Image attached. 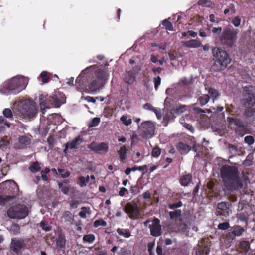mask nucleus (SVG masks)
<instances>
[{
    "label": "nucleus",
    "instance_id": "nucleus-1",
    "mask_svg": "<svg viewBox=\"0 0 255 255\" xmlns=\"http://www.w3.org/2000/svg\"><path fill=\"white\" fill-rule=\"evenodd\" d=\"M220 172L224 186L228 190L235 191L242 188L243 184L237 167L225 165L221 167Z\"/></svg>",
    "mask_w": 255,
    "mask_h": 255
},
{
    "label": "nucleus",
    "instance_id": "nucleus-2",
    "mask_svg": "<svg viewBox=\"0 0 255 255\" xmlns=\"http://www.w3.org/2000/svg\"><path fill=\"white\" fill-rule=\"evenodd\" d=\"M12 110L20 118L28 120L34 118L38 112L35 102L30 99L22 100L16 103Z\"/></svg>",
    "mask_w": 255,
    "mask_h": 255
},
{
    "label": "nucleus",
    "instance_id": "nucleus-3",
    "mask_svg": "<svg viewBox=\"0 0 255 255\" xmlns=\"http://www.w3.org/2000/svg\"><path fill=\"white\" fill-rule=\"evenodd\" d=\"M28 83V80L25 77L13 78L3 83L0 92L5 94H16L24 90Z\"/></svg>",
    "mask_w": 255,
    "mask_h": 255
},
{
    "label": "nucleus",
    "instance_id": "nucleus-4",
    "mask_svg": "<svg viewBox=\"0 0 255 255\" xmlns=\"http://www.w3.org/2000/svg\"><path fill=\"white\" fill-rule=\"evenodd\" d=\"M239 30L232 26L225 27L219 35L220 44L226 48H231L235 45Z\"/></svg>",
    "mask_w": 255,
    "mask_h": 255
},
{
    "label": "nucleus",
    "instance_id": "nucleus-5",
    "mask_svg": "<svg viewBox=\"0 0 255 255\" xmlns=\"http://www.w3.org/2000/svg\"><path fill=\"white\" fill-rule=\"evenodd\" d=\"M212 53L215 59L214 65L218 67L216 70L224 69L230 63L231 59L228 54L222 48L215 47L212 50Z\"/></svg>",
    "mask_w": 255,
    "mask_h": 255
},
{
    "label": "nucleus",
    "instance_id": "nucleus-6",
    "mask_svg": "<svg viewBox=\"0 0 255 255\" xmlns=\"http://www.w3.org/2000/svg\"><path fill=\"white\" fill-rule=\"evenodd\" d=\"M93 75L92 67H87L83 70L75 81V85L78 90L85 91L90 81L93 78Z\"/></svg>",
    "mask_w": 255,
    "mask_h": 255
},
{
    "label": "nucleus",
    "instance_id": "nucleus-7",
    "mask_svg": "<svg viewBox=\"0 0 255 255\" xmlns=\"http://www.w3.org/2000/svg\"><path fill=\"white\" fill-rule=\"evenodd\" d=\"M241 103L244 107H253L255 105V86L247 85L244 87Z\"/></svg>",
    "mask_w": 255,
    "mask_h": 255
},
{
    "label": "nucleus",
    "instance_id": "nucleus-8",
    "mask_svg": "<svg viewBox=\"0 0 255 255\" xmlns=\"http://www.w3.org/2000/svg\"><path fill=\"white\" fill-rule=\"evenodd\" d=\"M28 207L24 204L12 206L7 211L8 216L11 219H24L28 215Z\"/></svg>",
    "mask_w": 255,
    "mask_h": 255
},
{
    "label": "nucleus",
    "instance_id": "nucleus-9",
    "mask_svg": "<svg viewBox=\"0 0 255 255\" xmlns=\"http://www.w3.org/2000/svg\"><path fill=\"white\" fill-rule=\"evenodd\" d=\"M141 136L145 138H151L155 130V125L150 121H145L138 126Z\"/></svg>",
    "mask_w": 255,
    "mask_h": 255
},
{
    "label": "nucleus",
    "instance_id": "nucleus-10",
    "mask_svg": "<svg viewBox=\"0 0 255 255\" xmlns=\"http://www.w3.org/2000/svg\"><path fill=\"white\" fill-rule=\"evenodd\" d=\"M124 212L128 215L129 218L132 220L138 219L140 216V211L136 202L128 203L124 207Z\"/></svg>",
    "mask_w": 255,
    "mask_h": 255
},
{
    "label": "nucleus",
    "instance_id": "nucleus-11",
    "mask_svg": "<svg viewBox=\"0 0 255 255\" xmlns=\"http://www.w3.org/2000/svg\"><path fill=\"white\" fill-rule=\"evenodd\" d=\"M246 229L240 225H235L231 227L230 231L226 235V237L232 241L235 239L236 237L241 236L245 232Z\"/></svg>",
    "mask_w": 255,
    "mask_h": 255
},
{
    "label": "nucleus",
    "instance_id": "nucleus-12",
    "mask_svg": "<svg viewBox=\"0 0 255 255\" xmlns=\"http://www.w3.org/2000/svg\"><path fill=\"white\" fill-rule=\"evenodd\" d=\"M88 148L96 153L103 154L107 153L109 149L108 144L102 142L97 144L96 142L93 141L88 145Z\"/></svg>",
    "mask_w": 255,
    "mask_h": 255
},
{
    "label": "nucleus",
    "instance_id": "nucleus-13",
    "mask_svg": "<svg viewBox=\"0 0 255 255\" xmlns=\"http://www.w3.org/2000/svg\"><path fill=\"white\" fill-rule=\"evenodd\" d=\"M152 224H149L148 226L150 229V235L154 237L160 236L162 232L160 220L154 217L152 220Z\"/></svg>",
    "mask_w": 255,
    "mask_h": 255
},
{
    "label": "nucleus",
    "instance_id": "nucleus-14",
    "mask_svg": "<svg viewBox=\"0 0 255 255\" xmlns=\"http://www.w3.org/2000/svg\"><path fill=\"white\" fill-rule=\"evenodd\" d=\"M26 246L24 240L22 238H14L11 239L10 248L15 253L18 254L21 250Z\"/></svg>",
    "mask_w": 255,
    "mask_h": 255
},
{
    "label": "nucleus",
    "instance_id": "nucleus-15",
    "mask_svg": "<svg viewBox=\"0 0 255 255\" xmlns=\"http://www.w3.org/2000/svg\"><path fill=\"white\" fill-rule=\"evenodd\" d=\"M250 250V244L248 241L241 240L237 246V250L243 255H246Z\"/></svg>",
    "mask_w": 255,
    "mask_h": 255
},
{
    "label": "nucleus",
    "instance_id": "nucleus-16",
    "mask_svg": "<svg viewBox=\"0 0 255 255\" xmlns=\"http://www.w3.org/2000/svg\"><path fill=\"white\" fill-rule=\"evenodd\" d=\"M229 203L226 202H222L219 203L217 205V214L219 215H222L224 216H227L229 215Z\"/></svg>",
    "mask_w": 255,
    "mask_h": 255
},
{
    "label": "nucleus",
    "instance_id": "nucleus-17",
    "mask_svg": "<svg viewBox=\"0 0 255 255\" xmlns=\"http://www.w3.org/2000/svg\"><path fill=\"white\" fill-rule=\"evenodd\" d=\"M100 87L98 80L93 75V78L90 81L85 92L90 93L96 91Z\"/></svg>",
    "mask_w": 255,
    "mask_h": 255
},
{
    "label": "nucleus",
    "instance_id": "nucleus-18",
    "mask_svg": "<svg viewBox=\"0 0 255 255\" xmlns=\"http://www.w3.org/2000/svg\"><path fill=\"white\" fill-rule=\"evenodd\" d=\"M192 175L190 173L182 174L179 178V182L182 186H187L192 182Z\"/></svg>",
    "mask_w": 255,
    "mask_h": 255
},
{
    "label": "nucleus",
    "instance_id": "nucleus-19",
    "mask_svg": "<svg viewBox=\"0 0 255 255\" xmlns=\"http://www.w3.org/2000/svg\"><path fill=\"white\" fill-rule=\"evenodd\" d=\"M19 148H25L31 143V139L27 136H21L19 137Z\"/></svg>",
    "mask_w": 255,
    "mask_h": 255
},
{
    "label": "nucleus",
    "instance_id": "nucleus-20",
    "mask_svg": "<svg viewBox=\"0 0 255 255\" xmlns=\"http://www.w3.org/2000/svg\"><path fill=\"white\" fill-rule=\"evenodd\" d=\"M136 79L135 73L132 71H128L126 72L124 80V81L128 84H133Z\"/></svg>",
    "mask_w": 255,
    "mask_h": 255
},
{
    "label": "nucleus",
    "instance_id": "nucleus-21",
    "mask_svg": "<svg viewBox=\"0 0 255 255\" xmlns=\"http://www.w3.org/2000/svg\"><path fill=\"white\" fill-rule=\"evenodd\" d=\"M82 139L80 136L75 138L73 140L68 142L66 144L67 148L70 149H76L78 146L81 143Z\"/></svg>",
    "mask_w": 255,
    "mask_h": 255
},
{
    "label": "nucleus",
    "instance_id": "nucleus-22",
    "mask_svg": "<svg viewBox=\"0 0 255 255\" xmlns=\"http://www.w3.org/2000/svg\"><path fill=\"white\" fill-rule=\"evenodd\" d=\"M176 148L181 154H186L191 150L190 146L181 142L177 144Z\"/></svg>",
    "mask_w": 255,
    "mask_h": 255
},
{
    "label": "nucleus",
    "instance_id": "nucleus-23",
    "mask_svg": "<svg viewBox=\"0 0 255 255\" xmlns=\"http://www.w3.org/2000/svg\"><path fill=\"white\" fill-rule=\"evenodd\" d=\"M66 239L65 236L60 234L56 241V246L59 250H62L65 247Z\"/></svg>",
    "mask_w": 255,
    "mask_h": 255
},
{
    "label": "nucleus",
    "instance_id": "nucleus-24",
    "mask_svg": "<svg viewBox=\"0 0 255 255\" xmlns=\"http://www.w3.org/2000/svg\"><path fill=\"white\" fill-rule=\"evenodd\" d=\"M183 45L188 48H198L202 45L201 42L197 39H192L184 42Z\"/></svg>",
    "mask_w": 255,
    "mask_h": 255
},
{
    "label": "nucleus",
    "instance_id": "nucleus-25",
    "mask_svg": "<svg viewBox=\"0 0 255 255\" xmlns=\"http://www.w3.org/2000/svg\"><path fill=\"white\" fill-rule=\"evenodd\" d=\"M48 100L51 104L55 107H60L64 102L59 98L57 95H53L48 98Z\"/></svg>",
    "mask_w": 255,
    "mask_h": 255
},
{
    "label": "nucleus",
    "instance_id": "nucleus-26",
    "mask_svg": "<svg viewBox=\"0 0 255 255\" xmlns=\"http://www.w3.org/2000/svg\"><path fill=\"white\" fill-rule=\"evenodd\" d=\"M245 108L246 109L243 113V117L248 119L255 116V108H253V107Z\"/></svg>",
    "mask_w": 255,
    "mask_h": 255
},
{
    "label": "nucleus",
    "instance_id": "nucleus-27",
    "mask_svg": "<svg viewBox=\"0 0 255 255\" xmlns=\"http://www.w3.org/2000/svg\"><path fill=\"white\" fill-rule=\"evenodd\" d=\"M209 252L208 246H199L196 250V255H208Z\"/></svg>",
    "mask_w": 255,
    "mask_h": 255
},
{
    "label": "nucleus",
    "instance_id": "nucleus-28",
    "mask_svg": "<svg viewBox=\"0 0 255 255\" xmlns=\"http://www.w3.org/2000/svg\"><path fill=\"white\" fill-rule=\"evenodd\" d=\"M227 121L230 125L234 124L237 127H243L245 125L244 122L239 118L228 117Z\"/></svg>",
    "mask_w": 255,
    "mask_h": 255
},
{
    "label": "nucleus",
    "instance_id": "nucleus-29",
    "mask_svg": "<svg viewBox=\"0 0 255 255\" xmlns=\"http://www.w3.org/2000/svg\"><path fill=\"white\" fill-rule=\"evenodd\" d=\"M237 218L241 221L245 223V227H247L249 219V214L247 212H242L237 215Z\"/></svg>",
    "mask_w": 255,
    "mask_h": 255
},
{
    "label": "nucleus",
    "instance_id": "nucleus-30",
    "mask_svg": "<svg viewBox=\"0 0 255 255\" xmlns=\"http://www.w3.org/2000/svg\"><path fill=\"white\" fill-rule=\"evenodd\" d=\"M117 232L119 235H121L125 238H128L131 236V232L128 229L124 228H118Z\"/></svg>",
    "mask_w": 255,
    "mask_h": 255
},
{
    "label": "nucleus",
    "instance_id": "nucleus-31",
    "mask_svg": "<svg viewBox=\"0 0 255 255\" xmlns=\"http://www.w3.org/2000/svg\"><path fill=\"white\" fill-rule=\"evenodd\" d=\"M8 231L11 234L16 235L20 233V228L18 224L16 223H13L9 228Z\"/></svg>",
    "mask_w": 255,
    "mask_h": 255
},
{
    "label": "nucleus",
    "instance_id": "nucleus-32",
    "mask_svg": "<svg viewBox=\"0 0 255 255\" xmlns=\"http://www.w3.org/2000/svg\"><path fill=\"white\" fill-rule=\"evenodd\" d=\"M93 72H94V76L97 79H99L100 80H103L105 79L106 77V72H105L102 69H98L96 71H94L93 70Z\"/></svg>",
    "mask_w": 255,
    "mask_h": 255
},
{
    "label": "nucleus",
    "instance_id": "nucleus-33",
    "mask_svg": "<svg viewBox=\"0 0 255 255\" xmlns=\"http://www.w3.org/2000/svg\"><path fill=\"white\" fill-rule=\"evenodd\" d=\"M144 108L146 110L152 111L155 113L157 118H159L161 117L159 111L152 106V105L149 103H147L144 105Z\"/></svg>",
    "mask_w": 255,
    "mask_h": 255
},
{
    "label": "nucleus",
    "instance_id": "nucleus-34",
    "mask_svg": "<svg viewBox=\"0 0 255 255\" xmlns=\"http://www.w3.org/2000/svg\"><path fill=\"white\" fill-rule=\"evenodd\" d=\"M118 153L120 159L122 161L126 160L127 158V149L125 145H123L120 147V149L118 151Z\"/></svg>",
    "mask_w": 255,
    "mask_h": 255
},
{
    "label": "nucleus",
    "instance_id": "nucleus-35",
    "mask_svg": "<svg viewBox=\"0 0 255 255\" xmlns=\"http://www.w3.org/2000/svg\"><path fill=\"white\" fill-rule=\"evenodd\" d=\"M8 137L4 136L0 139V149L3 150L9 144Z\"/></svg>",
    "mask_w": 255,
    "mask_h": 255
},
{
    "label": "nucleus",
    "instance_id": "nucleus-36",
    "mask_svg": "<svg viewBox=\"0 0 255 255\" xmlns=\"http://www.w3.org/2000/svg\"><path fill=\"white\" fill-rule=\"evenodd\" d=\"M63 217L64 218L65 222H67L72 224L74 220V216L69 211H65L63 214Z\"/></svg>",
    "mask_w": 255,
    "mask_h": 255
},
{
    "label": "nucleus",
    "instance_id": "nucleus-37",
    "mask_svg": "<svg viewBox=\"0 0 255 255\" xmlns=\"http://www.w3.org/2000/svg\"><path fill=\"white\" fill-rule=\"evenodd\" d=\"M235 132L236 135L241 137L243 136L247 133L245 125H244L243 127H236L235 129Z\"/></svg>",
    "mask_w": 255,
    "mask_h": 255
},
{
    "label": "nucleus",
    "instance_id": "nucleus-38",
    "mask_svg": "<svg viewBox=\"0 0 255 255\" xmlns=\"http://www.w3.org/2000/svg\"><path fill=\"white\" fill-rule=\"evenodd\" d=\"M168 214L170 219H176L181 216V210L180 209H176L174 211H170Z\"/></svg>",
    "mask_w": 255,
    "mask_h": 255
},
{
    "label": "nucleus",
    "instance_id": "nucleus-39",
    "mask_svg": "<svg viewBox=\"0 0 255 255\" xmlns=\"http://www.w3.org/2000/svg\"><path fill=\"white\" fill-rule=\"evenodd\" d=\"M210 99V97L207 94H204L199 97L198 99V101L201 106H203L206 104Z\"/></svg>",
    "mask_w": 255,
    "mask_h": 255
},
{
    "label": "nucleus",
    "instance_id": "nucleus-40",
    "mask_svg": "<svg viewBox=\"0 0 255 255\" xmlns=\"http://www.w3.org/2000/svg\"><path fill=\"white\" fill-rule=\"evenodd\" d=\"M186 110V106L185 105H180L176 108L171 109V113L172 114H179L185 111Z\"/></svg>",
    "mask_w": 255,
    "mask_h": 255
},
{
    "label": "nucleus",
    "instance_id": "nucleus-41",
    "mask_svg": "<svg viewBox=\"0 0 255 255\" xmlns=\"http://www.w3.org/2000/svg\"><path fill=\"white\" fill-rule=\"evenodd\" d=\"M29 169L31 172L35 173L40 171L41 167L40 166L39 162L38 161H35L30 165L29 167Z\"/></svg>",
    "mask_w": 255,
    "mask_h": 255
},
{
    "label": "nucleus",
    "instance_id": "nucleus-42",
    "mask_svg": "<svg viewBox=\"0 0 255 255\" xmlns=\"http://www.w3.org/2000/svg\"><path fill=\"white\" fill-rule=\"evenodd\" d=\"M3 116L10 120L13 119V112L9 108H5L2 112Z\"/></svg>",
    "mask_w": 255,
    "mask_h": 255
},
{
    "label": "nucleus",
    "instance_id": "nucleus-43",
    "mask_svg": "<svg viewBox=\"0 0 255 255\" xmlns=\"http://www.w3.org/2000/svg\"><path fill=\"white\" fill-rule=\"evenodd\" d=\"M95 240V237L92 234L85 235L83 237V242L88 243H92Z\"/></svg>",
    "mask_w": 255,
    "mask_h": 255
},
{
    "label": "nucleus",
    "instance_id": "nucleus-44",
    "mask_svg": "<svg viewBox=\"0 0 255 255\" xmlns=\"http://www.w3.org/2000/svg\"><path fill=\"white\" fill-rule=\"evenodd\" d=\"M82 211L79 213V215L82 218L85 219L87 217L86 214H91V211L89 207H82Z\"/></svg>",
    "mask_w": 255,
    "mask_h": 255
},
{
    "label": "nucleus",
    "instance_id": "nucleus-45",
    "mask_svg": "<svg viewBox=\"0 0 255 255\" xmlns=\"http://www.w3.org/2000/svg\"><path fill=\"white\" fill-rule=\"evenodd\" d=\"M162 24L165 27L167 30L173 31V27L171 22L167 19L162 21Z\"/></svg>",
    "mask_w": 255,
    "mask_h": 255
},
{
    "label": "nucleus",
    "instance_id": "nucleus-46",
    "mask_svg": "<svg viewBox=\"0 0 255 255\" xmlns=\"http://www.w3.org/2000/svg\"><path fill=\"white\" fill-rule=\"evenodd\" d=\"M120 120L123 124L127 126L130 125L132 123L131 119H128V117L126 115H123L120 118Z\"/></svg>",
    "mask_w": 255,
    "mask_h": 255
},
{
    "label": "nucleus",
    "instance_id": "nucleus-47",
    "mask_svg": "<svg viewBox=\"0 0 255 255\" xmlns=\"http://www.w3.org/2000/svg\"><path fill=\"white\" fill-rule=\"evenodd\" d=\"M40 77L43 83H46L49 82V75L47 72L42 71L40 74Z\"/></svg>",
    "mask_w": 255,
    "mask_h": 255
},
{
    "label": "nucleus",
    "instance_id": "nucleus-48",
    "mask_svg": "<svg viewBox=\"0 0 255 255\" xmlns=\"http://www.w3.org/2000/svg\"><path fill=\"white\" fill-rule=\"evenodd\" d=\"M106 225V222L103 220L102 219L96 220L94 221L93 223V226L95 228H97L100 226L105 227Z\"/></svg>",
    "mask_w": 255,
    "mask_h": 255
},
{
    "label": "nucleus",
    "instance_id": "nucleus-49",
    "mask_svg": "<svg viewBox=\"0 0 255 255\" xmlns=\"http://www.w3.org/2000/svg\"><path fill=\"white\" fill-rule=\"evenodd\" d=\"M40 227L46 232L50 231L52 229L51 226H50L47 222L44 221H42L40 222Z\"/></svg>",
    "mask_w": 255,
    "mask_h": 255
},
{
    "label": "nucleus",
    "instance_id": "nucleus-50",
    "mask_svg": "<svg viewBox=\"0 0 255 255\" xmlns=\"http://www.w3.org/2000/svg\"><path fill=\"white\" fill-rule=\"evenodd\" d=\"M58 187L64 194H67L69 191L68 186L64 185L61 182L58 183Z\"/></svg>",
    "mask_w": 255,
    "mask_h": 255
},
{
    "label": "nucleus",
    "instance_id": "nucleus-51",
    "mask_svg": "<svg viewBox=\"0 0 255 255\" xmlns=\"http://www.w3.org/2000/svg\"><path fill=\"white\" fill-rule=\"evenodd\" d=\"M182 202L181 201H179L176 203L168 204V207L170 209L174 210L176 208L181 207L182 206Z\"/></svg>",
    "mask_w": 255,
    "mask_h": 255
},
{
    "label": "nucleus",
    "instance_id": "nucleus-52",
    "mask_svg": "<svg viewBox=\"0 0 255 255\" xmlns=\"http://www.w3.org/2000/svg\"><path fill=\"white\" fill-rule=\"evenodd\" d=\"M244 142L245 143L250 146L254 143L255 139L253 136L248 135L244 138Z\"/></svg>",
    "mask_w": 255,
    "mask_h": 255
},
{
    "label": "nucleus",
    "instance_id": "nucleus-53",
    "mask_svg": "<svg viewBox=\"0 0 255 255\" xmlns=\"http://www.w3.org/2000/svg\"><path fill=\"white\" fill-rule=\"evenodd\" d=\"M161 154V149L159 147H155L152 149L151 155L153 157H158Z\"/></svg>",
    "mask_w": 255,
    "mask_h": 255
},
{
    "label": "nucleus",
    "instance_id": "nucleus-54",
    "mask_svg": "<svg viewBox=\"0 0 255 255\" xmlns=\"http://www.w3.org/2000/svg\"><path fill=\"white\" fill-rule=\"evenodd\" d=\"M208 93L210 97L213 98V100L214 99H216L219 95L218 91L216 89H213L212 88H210L209 89Z\"/></svg>",
    "mask_w": 255,
    "mask_h": 255
},
{
    "label": "nucleus",
    "instance_id": "nucleus-55",
    "mask_svg": "<svg viewBox=\"0 0 255 255\" xmlns=\"http://www.w3.org/2000/svg\"><path fill=\"white\" fill-rule=\"evenodd\" d=\"M230 228V224L228 222H225L218 224V228L220 230H225Z\"/></svg>",
    "mask_w": 255,
    "mask_h": 255
},
{
    "label": "nucleus",
    "instance_id": "nucleus-56",
    "mask_svg": "<svg viewBox=\"0 0 255 255\" xmlns=\"http://www.w3.org/2000/svg\"><path fill=\"white\" fill-rule=\"evenodd\" d=\"M100 122V118L95 117L94 118L89 125V127H93L97 126L99 125Z\"/></svg>",
    "mask_w": 255,
    "mask_h": 255
},
{
    "label": "nucleus",
    "instance_id": "nucleus-57",
    "mask_svg": "<svg viewBox=\"0 0 255 255\" xmlns=\"http://www.w3.org/2000/svg\"><path fill=\"white\" fill-rule=\"evenodd\" d=\"M130 191L132 194L136 195L140 192V188L137 184L132 185L130 187Z\"/></svg>",
    "mask_w": 255,
    "mask_h": 255
},
{
    "label": "nucleus",
    "instance_id": "nucleus-58",
    "mask_svg": "<svg viewBox=\"0 0 255 255\" xmlns=\"http://www.w3.org/2000/svg\"><path fill=\"white\" fill-rule=\"evenodd\" d=\"M4 116H0V124H4L8 128H10V124L7 121Z\"/></svg>",
    "mask_w": 255,
    "mask_h": 255
},
{
    "label": "nucleus",
    "instance_id": "nucleus-59",
    "mask_svg": "<svg viewBox=\"0 0 255 255\" xmlns=\"http://www.w3.org/2000/svg\"><path fill=\"white\" fill-rule=\"evenodd\" d=\"M47 143L49 144V148L52 149L54 146V138L52 135H50L47 140Z\"/></svg>",
    "mask_w": 255,
    "mask_h": 255
},
{
    "label": "nucleus",
    "instance_id": "nucleus-60",
    "mask_svg": "<svg viewBox=\"0 0 255 255\" xmlns=\"http://www.w3.org/2000/svg\"><path fill=\"white\" fill-rule=\"evenodd\" d=\"M241 19L239 16H236L232 21V24L235 27H238L240 25Z\"/></svg>",
    "mask_w": 255,
    "mask_h": 255
},
{
    "label": "nucleus",
    "instance_id": "nucleus-61",
    "mask_svg": "<svg viewBox=\"0 0 255 255\" xmlns=\"http://www.w3.org/2000/svg\"><path fill=\"white\" fill-rule=\"evenodd\" d=\"M155 245V242H150L148 244L147 247H148V251L149 252V255H153V249L154 248V246Z\"/></svg>",
    "mask_w": 255,
    "mask_h": 255
},
{
    "label": "nucleus",
    "instance_id": "nucleus-62",
    "mask_svg": "<svg viewBox=\"0 0 255 255\" xmlns=\"http://www.w3.org/2000/svg\"><path fill=\"white\" fill-rule=\"evenodd\" d=\"M153 82L154 84V88L156 90H157L161 83L160 77L159 76H158L157 77L154 78L153 79Z\"/></svg>",
    "mask_w": 255,
    "mask_h": 255
},
{
    "label": "nucleus",
    "instance_id": "nucleus-63",
    "mask_svg": "<svg viewBox=\"0 0 255 255\" xmlns=\"http://www.w3.org/2000/svg\"><path fill=\"white\" fill-rule=\"evenodd\" d=\"M87 180L88 179H86L85 177L83 176H80L79 178V181L80 182V185L81 187H84L86 185V184L87 183Z\"/></svg>",
    "mask_w": 255,
    "mask_h": 255
},
{
    "label": "nucleus",
    "instance_id": "nucleus-64",
    "mask_svg": "<svg viewBox=\"0 0 255 255\" xmlns=\"http://www.w3.org/2000/svg\"><path fill=\"white\" fill-rule=\"evenodd\" d=\"M173 102V99L171 98L167 97L164 101V105L166 108L170 107V104Z\"/></svg>",
    "mask_w": 255,
    "mask_h": 255
}]
</instances>
